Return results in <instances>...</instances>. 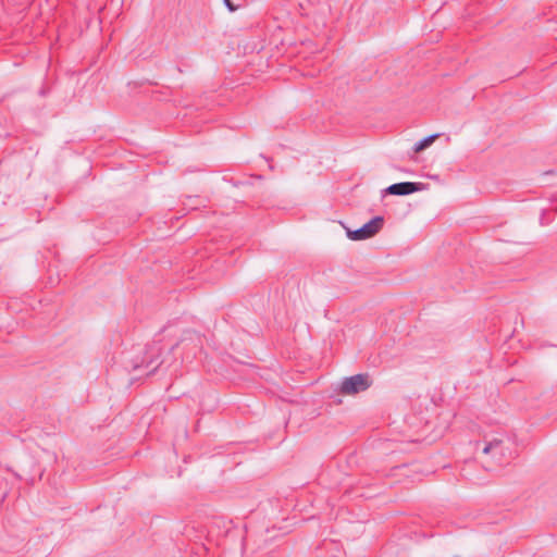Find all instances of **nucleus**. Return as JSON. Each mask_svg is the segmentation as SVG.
I'll return each mask as SVG.
<instances>
[{"label":"nucleus","instance_id":"1","mask_svg":"<svg viewBox=\"0 0 557 557\" xmlns=\"http://www.w3.org/2000/svg\"><path fill=\"white\" fill-rule=\"evenodd\" d=\"M384 219L375 216L358 230L351 231L347 227L346 234L350 240H364L376 235L383 227Z\"/></svg>","mask_w":557,"mask_h":557},{"label":"nucleus","instance_id":"2","mask_svg":"<svg viewBox=\"0 0 557 557\" xmlns=\"http://www.w3.org/2000/svg\"><path fill=\"white\" fill-rule=\"evenodd\" d=\"M371 383L368 374H356L343 381L341 392L345 395H354L368 389Z\"/></svg>","mask_w":557,"mask_h":557},{"label":"nucleus","instance_id":"3","mask_svg":"<svg viewBox=\"0 0 557 557\" xmlns=\"http://www.w3.org/2000/svg\"><path fill=\"white\" fill-rule=\"evenodd\" d=\"M426 188V184L424 183H416V182H403L396 183L383 190L384 194L395 195V196H406L417 191L424 190Z\"/></svg>","mask_w":557,"mask_h":557},{"label":"nucleus","instance_id":"4","mask_svg":"<svg viewBox=\"0 0 557 557\" xmlns=\"http://www.w3.org/2000/svg\"><path fill=\"white\" fill-rule=\"evenodd\" d=\"M503 443V438L499 437L488 440L483 448V454H493L494 457H503L505 455Z\"/></svg>","mask_w":557,"mask_h":557},{"label":"nucleus","instance_id":"5","mask_svg":"<svg viewBox=\"0 0 557 557\" xmlns=\"http://www.w3.org/2000/svg\"><path fill=\"white\" fill-rule=\"evenodd\" d=\"M438 136V134H433L418 141L413 147L414 152H421L430 147Z\"/></svg>","mask_w":557,"mask_h":557},{"label":"nucleus","instance_id":"6","mask_svg":"<svg viewBox=\"0 0 557 557\" xmlns=\"http://www.w3.org/2000/svg\"><path fill=\"white\" fill-rule=\"evenodd\" d=\"M224 3L225 5L230 9L231 12H234L236 10V8L234 7V4L231 2V0H224Z\"/></svg>","mask_w":557,"mask_h":557}]
</instances>
